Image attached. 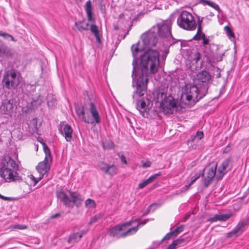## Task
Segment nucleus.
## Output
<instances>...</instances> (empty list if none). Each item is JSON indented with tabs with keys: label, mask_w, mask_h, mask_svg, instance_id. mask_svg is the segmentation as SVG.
<instances>
[{
	"label": "nucleus",
	"mask_w": 249,
	"mask_h": 249,
	"mask_svg": "<svg viewBox=\"0 0 249 249\" xmlns=\"http://www.w3.org/2000/svg\"><path fill=\"white\" fill-rule=\"evenodd\" d=\"M203 137V133L202 131H197L195 136H192L191 139L187 141V144L192 145V143H196L197 141L200 140Z\"/></svg>",
	"instance_id": "28"
},
{
	"label": "nucleus",
	"mask_w": 249,
	"mask_h": 249,
	"mask_svg": "<svg viewBox=\"0 0 249 249\" xmlns=\"http://www.w3.org/2000/svg\"><path fill=\"white\" fill-rule=\"evenodd\" d=\"M217 167V163L213 161L211 162L204 169L203 182L206 187L210 185L214 176L216 177Z\"/></svg>",
	"instance_id": "10"
},
{
	"label": "nucleus",
	"mask_w": 249,
	"mask_h": 249,
	"mask_svg": "<svg viewBox=\"0 0 249 249\" xmlns=\"http://www.w3.org/2000/svg\"><path fill=\"white\" fill-rule=\"evenodd\" d=\"M184 242V239L181 237L175 240L166 249H176L177 247Z\"/></svg>",
	"instance_id": "32"
},
{
	"label": "nucleus",
	"mask_w": 249,
	"mask_h": 249,
	"mask_svg": "<svg viewBox=\"0 0 249 249\" xmlns=\"http://www.w3.org/2000/svg\"><path fill=\"white\" fill-rule=\"evenodd\" d=\"M104 149H112L114 147V144L111 141H107L103 143Z\"/></svg>",
	"instance_id": "37"
},
{
	"label": "nucleus",
	"mask_w": 249,
	"mask_h": 249,
	"mask_svg": "<svg viewBox=\"0 0 249 249\" xmlns=\"http://www.w3.org/2000/svg\"><path fill=\"white\" fill-rule=\"evenodd\" d=\"M82 234H70L69 238L68 240V242L69 244H74L78 242L82 237Z\"/></svg>",
	"instance_id": "33"
},
{
	"label": "nucleus",
	"mask_w": 249,
	"mask_h": 249,
	"mask_svg": "<svg viewBox=\"0 0 249 249\" xmlns=\"http://www.w3.org/2000/svg\"><path fill=\"white\" fill-rule=\"evenodd\" d=\"M90 31L94 34L96 41L98 43H101V36L99 32L98 27L95 24H92L90 27Z\"/></svg>",
	"instance_id": "27"
},
{
	"label": "nucleus",
	"mask_w": 249,
	"mask_h": 249,
	"mask_svg": "<svg viewBox=\"0 0 249 249\" xmlns=\"http://www.w3.org/2000/svg\"><path fill=\"white\" fill-rule=\"evenodd\" d=\"M231 163V159L230 158L224 160L218 168L217 171L216 178L220 179L229 170V165Z\"/></svg>",
	"instance_id": "15"
},
{
	"label": "nucleus",
	"mask_w": 249,
	"mask_h": 249,
	"mask_svg": "<svg viewBox=\"0 0 249 249\" xmlns=\"http://www.w3.org/2000/svg\"><path fill=\"white\" fill-rule=\"evenodd\" d=\"M160 175V173L156 174L150 176L147 179L143 181L142 182L140 183L138 185L139 189H142L152 182H153L158 176Z\"/></svg>",
	"instance_id": "25"
},
{
	"label": "nucleus",
	"mask_w": 249,
	"mask_h": 249,
	"mask_svg": "<svg viewBox=\"0 0 249 249\" xmlns=\"http://www.w3.org/2000/svg\"><path fill=\"white\" fill-rule=\"evenodd\" d=\"M22 80L20 74L14 71H7L3 75L2 82L4 86L9 89H15Z\"/></svg>",
	"instance_id": "8"
},
{
	"label": "nucleus",
	"mask_w": 249,
	"mask_h": 249,
	"mask_svg": "<svg viewBox=\"0 0 249 249\" xmlns=\"http://www.w3.org/2000/svg\"><path fill=\"white\" fill-rule=\"evenodd\" d=\"M158 53L155 51H149L142 57L143 65L141 72H132L133 86L136 87V90L133 95L134 101L136 102L137 108L142 116L147 115L149 100H143L142 96L147 89L149 74H154L159 69Z\"/></svg>",
	"instance_id": "1"
},
{
	"label": "nucleus",
	"mask_w": 249,
	"mask_h": 249,
	"mask_svg": "<svg viewBox=\"0 0 249 249\" xmlns=\"http://www.w3.org/2000/svg\"><path fill=\"white\" fill-rule=\"evenodd\" d=\"M98 166L102 172L110 176H113L118 172V168L114 164H108L104 161H101Z\"/></svg>",
	"instance_id": "13"
},
{
	"label": "nucleus",
	"mask_w": 249,
	"mask_h": 249,
	"mask_svg": "<svg viewBox=\"0 0 249 249\" xmlns=\"http://www.w3.org/2000/svg\"><path fill=\"white\" fill-rule=\"evenodd\" d=\"M147 220L137 224V226L131 227V225L133 220L122 223L112 227L110 229V233H132L137 231L138 228L141 225H144Z\"/></svg>",
	"instance_id": "9"
},
{
	"label": "nucleus",
	"mask_w": 249,
	"mask_h": 249,
	"mask_svg": "<svg viewBox=\"0 0 249 249\" xmlns=\"http://www.w3.org/2000/svg\"><path fill=\"white\" fill-rule=\"evenodd\" d=\"M43 146L45 157L44 160L40 162L36 167L39 176L37 178H36L33 175L30 176L31 179L34 182V185H36L43 178L44 176L48 173L50 170V164L52 161V158L48 147L45 143H43Z\"/></svg>",
	"instance_id": "4"
},
{
	"label": "nucleus",
	"mask_w": 249,
	"mask_h": 249,
	"mask_svg": "<svg viewBox=\"0 0 249 249\" xmlns=\"http://www.w3.org/2000/svg\"><path fill=\"white\" fill-rule=\"evenodd\" d=\"M70 198L71 200V206H68V207L72 208L74 205L77 207H79L81 206L84 198L81 195L76 192H70Z\"/></svg>",
	"instance_id": "16"
},
{
	"label": "nucleus",
	"mask_w": 249,
	"mask_h": 249,
	"mask_svg": "<svg viewBox=\"0 0 249 249\" xmlns=\"http://www.w3.org/2000/svg\"><path fill=\"white\" fill-rule=\"evenodd\" d=\"M120 160H121V161L124 163L125 164H127V161L125 159V157L124 156V155H121L120 156Z\"/></svg>",
	"instance_id": "49"
},
{
	"label": "nucleus",
	"mask_w": 249,
	"mask_h": 249,
	"mask_svg": "<svg viewBox=\"0 0 249 249\" xmlns=\"http://www.w3.org/2000/svg\"><path fill=\"white\" fill-rule=\"evenodd\" d=\"M151 162L150 161H146V162H143L142 166L143 168H147L150 166Z\"/></svg>",
	"instance_id": "48"
},
{
	"label": "nucleus",
	"mask_w": 249,
	"mask_h": 249,
	"mask_svg": "<svg viewBox=\"0 0 249 249\" xmlns=\"http://www.w3.org/2000/svg\"><path fill=\"white\" fill-rule=\"evenodd\" d=\"M85 207L88 209L95 208L96 206L95 201L90 198L85 201Z\"/></svg>",
	"instance_id": "35"
},
{
	"label": "nucleus",
	"mask_w": 249,
	"mask_h": 249,
	"mask_svg": "<svg viewBox=\"0 0 249 249\" xmlns=\"http://www.w3.org/2000/svg\"><path fill=\"white\" fill-rule=\"evenodd\" d=\"M18 165L9 156L4 157L1 160L0 176L6 182L19 181L21 178L17 172Z\"/></svg>",
	"instance_id": "3"
},
{
	"label": "nucleus",
	"mask_w": 249,
	"mask_h": 249,
	"mask_svg": "<svg viewBox=\"0 0 249 249\" xmlns=\"http://www.w3.org/2000/svg\"><path fill=\"white\" fill-rule=\"evenodd\" d=\"M232 216V214L229 213H219L214 215L213 217L208 219L211 222H215L217 221H225L229 219Z\"/></svg>",
	"instance_id": "22"
},
{
	"label": "nucleus",
	"mask_w": 249,
	"mask_h": 249,
	"mask_svg": "<svg viewBox=\"0 0 249 249\" xmlns=\"http://www.w3.org/2000/svg\"><path fill=\"white\" fill-rule=\"evenodd\" d=\"M198 90L195 85L187 84L182 87L180 95V102L185 105H191L197 102Z\"/></svg>",
	"instance_id": "7"
},
{
	"label": "nucleus",
	"mask_w": 249,
	"mask_h": 249,
	"mask_svg": "<svg viewBox=\"0 0 249 249\" xmlns=\"http://www.w3.org/2000/svg\"><path fill=\"white\" fill-rule=\"evenodd\" d=\"M201 57V54L199 52H196L193 55V59L196 63L198 62Z\"/></svg>",
	"instance_id": "42"
},
{
	"label": "nucleus",
	"mask_w": 249,
	"mask_h": 249,
	"mask_svg": "<svg viewBox=\"0 0 249 249\" xmlns=\"http://www.w3.org/2000/svg\"><path fill=\"white\" fill-rule=\"evenodd\" d=\"M211 77L209 72L206 71H202L197 74L198 83H207L211 80Z\"/></svg>",
	"instance_id": "20"
},
{
	"label": "nucleus",
	"mask_w": 249,
	"mask_h": 249,
	"mask_svg": "<svg viewBox=\"0 0 249 249\" xmlns=\"http://www.w3.org/2000/svg\"><path fill=\"white\" fill-rule=\"evenodd\" d=\"M89 107V112L91 116L87 115V117L84 118V122L90 124H99L101 122V118L96 107L92 103H90Z\"/></svg>",
	"instance_id": "12"
},
{
	"label": "nucleus",
	"mask_w": 249,
	"mask_h": 249,
	"mask_svg": "<svg viewBox=\"0 0 249 249\" xmlns=\"http://www.w3.org/2000/svg\"><path fill=\"white\" fill-rule=\"evenodd\" d=\"M225 30L226 31L227 34L228 36H233L234 34L231 29L228 26L225 27Z\"/></svg>",
	"instance_id": "46"
},
{
	"label": "nucleus",
	"mask_w": 249,
	"mask_h": 249,
	"mask_svg": "<svg viewBox=\"0 0 249 249\" xmlns=\"http://www.w3.org/2000/svg\"><path fill=\"white\" fill-rule=\"evenodd\" d=\"M102 216V215L101 214L94 215L93 217H91V218L90 219V220L89 222V224H92L97 222L99 219L101 218Z\"/></svg>",
	"instance_id": "40"
},
{
	"label": "nucleus",
	"mask_w": 249,
	"mask_h": 249,
	"mask_svg": "<svg viewBox=\"0 0 249 249\" xmlns=\"http://www.w3.org/2000/svg\"><path fill=\"white\" fill-rule=\"evenodd\" d=\"M127 234H107L106 239H108L110 242L114 241L120 238H124Z\"/></svg>",
	"instance_id": "30"
},
{
	"label": "nucleus",
	"mask_w": 249,
	"mask_h": 249,
	"mask_svg": "<svg viewBox=\"0 0 249 249\" xmlns=\"http://www.w3.org/2000/svg\"><path fill=\"white\" fill-rule=\"evenodd\" d=\"M11 54L10 50L6 46L0 45V56H9Z\"/></svg>",
	"instance_id": "31"
},
{
	"label": "nucleus",
	"mask_w": 249,
	"mask_h": 249,
	"mask_svg": "<svg viewBox=\"0 0 249 249\" xmlns=\"http://www.w3.org/2000/svg\"><path fill=\"white\" fill-rule=\"evenodd\" d=\"M204 18H198V24L197 32L196 35L194 36L193 39L200 40L202 39L203 45H206L209 44V40L208 38L205 37V34L202 32V23Z\"/></svg>",
	"instance_id": "14"
},
{
	"label": "nucleus",
	"mask_w": 249,
	"mask_h": 249,
	"mask_svg": "<svg viewBox=\"0 0 249 249\" xmlns=\"http://www.w3.org/2000/svg\"><path fill=\"white\" fill-rule=\"evenodd\" d=\"M60 215H61L60 213H59L53 214V215H51V218L53 219V218L58 217L60 216Z\"/></svg>",
	"instance_id": "51"
},
{
	"label": "nucleus",
	"mask_w": 249,
	"mask_h": 249,
	"mask_svg": "<svg viewBox=\"0 0 249 249\" xmlns=\"http://www.w3.org/2000/svg\"><path fill=\"white\" fill-rule=\"evenodd\" d=\"M75 26L78 31L82 32V31L87 30L88 29L89 24L81 21L76 22L75 23Z\"/></svg>",
	"instance_id": "29"
},
{
	"label": "nucleus",
	"mask_w": 249,
	"mask_h": 249,
	"mask_svg": "<svg viewBox=\"0 0 249 249\" xmlns=\"http://www.w3.org/2000/svg\"><path fill=\"white\" fill-rule=\"evenodd\" d=\"M42 99L41 98L39 97L38 99L36 101L34 100L32 102V105L33 107H34V106L37 107V106L40 105L41 104V103H42Z\"/></svg>",
	"instance_id": "44"
},
{
	"label": "nucleus",
	"mask_w": 249,
	"mask_h": 249,
	"mask_svg": "<svg viewBox=\"0 0 249 249\" xmlns=\"http://www.w3.org/2000/svg\"><path fill=\"white\" fill-rule=\"evenodd\" d=\"M50 96H48L47 98V104L48 106L50 108H53L55 105H56V100L54 98L52 99L51 100H50Z\"/></svg>",
	"instance_id": "38"
},
{
	"label": "nucleus",
	"mask_w": 249,
	"mask_h": 249,
	"mask_svg": "<svg viewBox=\"0 0 249 249\" xmlns=\"http://www.w3.org/2000/svg\"><path fill=\"white\" fill-rule=\"evenodd\" d=\"M60 133L65 137L67 142H71L72 139L73 130L68 124L61 126L59 128Z\"/></svg>",
	"instance_id": "17"
},
{
	"label": "nucleus",
	"mask_w": 249,
	"mask_h": 249,
	"mask_svg": "<svg viewBox=\"0 0 249 249\" xmlns=\"http://www.w3.org/2000/svg\"><path fill=\"white\" fill-rule=\"evenodd\" d=\"M168 53H169V50H168V49H167V48L165 49L164 50V51L163 52V53L162 54L161 56L162 61H165V59L166 58V57H167V55L168 54Z\"/></svg>",
	"instance_id": "45"
},
{
	"label": "nucleus",
	"mask_w": 249,
	"mask_h": 249,
	"mask_svg": "<svg viewBox=\"0 0 249 249\" xmlns=\"http://www.w3.org/2000/svg\"><path fill=\"white\" fill-rule=\"evenodd\" d=\"M38 141L40 142L43 144V142H41V140L38 139Z\"/></svg>",
	"instance_id": "54"
},
{
	"label": "nucleus",
	"mask_w": 249,
	"mask_h": 249,
	"mask_svg": "<svg viewBox=\"0 0 249 249\" xmlns=\"http://www.w3.org/2000/svg\"><path fill=\"white\" fill-rule=\"evenodd\" d=\"M76 112L79 118H81L82 120L84 122V118L87 117L85 115L83 107H78L76 109Z\"/></svg>",
	"instance_id": "36"
},
{
	"label": "nucleus",
	"mask_w": 249,
	"mask_h": 249,
	"mask_svg": "<svg viewBox=\"0 0 249 249\" xmlns=\"http://www.w3.org/2000/svg\"><path fill=\"white\" fill-rule=\"evenodd\" d=\"M210 15L211 16V17H213L214 16V14L212 12H211L210 13Z\"/></svg>",
	"instance_id": "53"
},
{
	"label": "nucleus",
	"mask_w": 249,
	"mask_h": 249,
	"mask_svg": "<svg viewBox=\"0 0 249 249\" xmlns=\"http://www.w3.org/2000/svg\"><path fill=\"white\" fill-rule=\"evenodd\" d=\"M201 174L200 173H196L192 178L190 182L188 183V184L185 185L183 187H182L180 190L177 191L176 193V194L179 195L182 193L185 192L187 191L189 188V187L192 185L198 178H199Z\"/></svg>",
	"instance_id": "21"
},
{
	"label": "nucleus",
	"mask_w": 249,
	"mask_h": 249,
	"mask_svg": "<svg viewBox=\"0 0 249 249\" xmlns=\"http://www.w3.org/2000/svg\"><path fill=\"white\" fill-rule=\"evenodd\" d=\"M142 46H141V42L133 45L131 47V51L133 56V71L134 72H140L142 66V57L149 51H155L158 53L159 66H160V54L158 51L150 49L156 45L158 42L157 33L154 31L152 28L147 32L141 36Z\"/></svg>",
	"instance_id": "2"
},
{
	"label": "nucleus",
	"mask_w": 249,
	"mask_h": 249,
	"mask_svg": "<svg viewBox=\"0 0 249 249\" xmlns=\"http://www.w3.org/2000/svg\"><path fill=\"white\" fill-rule=\"evenodd\" d=\"M203 18L197 16L196 20L193 15L186 11L180 12L177 18V24L181 28L187 31H194L198 26V18Z\"/></svg>",
	"instance_id": "5"
},
{
	"label": "nucleus",
	"mask_w": 249,
	"mask_h": 249,
	"mask_svg": "<svg viewBox=\"0 0 249 249\" xmlns=\"http://www.w3.org/2000/svg\"><path fill=\"white\" fill-rule=\"evenodd\" d=\"M183 228L184 227L183 226H180L176 228L172 231H171L168 233H179L183 231Z\"/></svg>",
	"instance_id": "41"
},
{
	"label": "nucleus",
	"mask_w": 249,
	"mask_h": 249,
	"mask_svg": "<svg viewBox=\"0 0 249 249\" xmlns=\"http://www.w3.org/2000/svg\"><path fill=\"white\" fill-rule=\"evenodd\" d=\"M156 205H155V204H152V205H151L148 207V209H149V210H148L149 211H150V209H151L152 207H153L155 206Z\"/></svg>",
	"instance_id": "52"
},
{
	"label": "nucleus",
	"mask_w": 249,
	"mask_h": 249,
	"mask_svg": "<svg viewBox=\"0 0 249 249\" xmlns=\"http://www.w3.org/2000/svg\"><path fill=\"white\" fill-rule=\"evenodd\" d=\"M177 101L174 99L167 98L160 104V107L165 114H172L178 110Z\"/></svg>",
	"instance_id": "11"
},
{
	"label": "nucleus",
	"mask_w": 249,
	"mask_h": 249,
	"mask_svg": "<svg viewBox=\"0 0 249 249\" xmlns=\"http://www.w3.org/2000/svg\"><path fill=\"white\" fill-rule=\"evenodd\" d=\"M248 220L246 219L241 221L234 229V233L243 232L248 224Z\"/></svg>",
	"instance_id": "24"
},
{
	"label": "nucleus",
	"mask_w": 249,
	"mask_h": 249,
	"mask_svg": "<svg viewBox=\"0 0 249 249\" xmlns=\"http://www.w3.org/2000/svg\"><path fill=\"white\" fill-rule=\"evenodd\" d=\"M57 197L62 201L66 206H71V199L62 191H57L56 193Z\"/></svg>",
	"instance_id": "23"
},
{
	"label": "nucleus",
	"mask_w": 249,
	"mask_h": 249,
	"mask_svg": "<svg viewBox=\"0 0 249 249\" xmlns=\"http://www.w3.org/2000/svg\"><path fill=\"white\" fill-rule=\"evenodd\" d=\"M0 198H1L4 200H8V201H13V200H15V199L13 197L4 196L1 195V194H0Z\"/></svg>",
	"instance_id": "47"
},
{
	"label": "nucleus",
	"mask_w": 249,
	"mask_h": 249,
	"mask_svg": "<svg viewBox=\"0 0 249 249\" xmlns=\"http://www.w3.org/2000/svg\"><path fill=\"white\" fill-rule=\"evenodd\" d=\"M231 150V147L229 145H228L223 150L224 153H228Z\"/></svg>",
	"instance_id": "50"
},
{
	"label": "nucleus",
	"mask_w": 249,
	"mask_h": 249,
	"mask_svg": "<svg viewBox=\"0 0 249 249\" xmlns=\"http://www.w3.org/2000/svg\"><path fill=\"white\" fill-rule=\"evenodd\" d=\"M12 229H19L22 230L27 228V226L22 225H14L11 226Z\"/></svg>",
	"instance_id": "43"
},
{
	"label": "nucleus",
	"mask_w": 249,
	"mask_h": 249,
	"mask_svg": "<svg viewBox=\"0 0 249 249\" xmlns=\"http://www.w3.org/2000/svg\"><path fill=\"white\" fill-rule=\"evenodd\" d=\"M0 36H2L6 39H10L12 41H15L14 37L10 34L3 32L0 31Z\"/></svg>",
	"instance_id": "39"
},
{
	"label": "nucleus",
	"mask_w": 249,
	"mask_h": 249,
	"mask_svg": "<svg viewBox=\"0 0 249 249\" xmlns=\"http://www.w3.org/2000/svg\"><path fill=\"white\" fill-rule=\"evenodd\" d=\"M85 10L86 12L87 16V18L88 20L90 22H94L95 21V18L93 17V12H92V6L91 2L90 0L87 1L86 3L85 6Z\"/></svg>",
	"instance_id": "19"
},
{
	"label": "nucleus",
	"mask_w": 249,
	"mask_h": 249,
	"mask_svg": "<svg viewBox=\"0 0 249 249\" xmlns=\"http://www.w3.org/2000/svg\"><path fill=\"white\" fill-rule=\"evenodd\" d=\"M173 235V234H166L165 236L161 240L154 242L153 244V247L154 248L158 247L162 243H163L164 242L169 240Z\"/></svg>",
	"instance_id": "34"
},
{
	"label": "nucleus",
	"mask_w": 249,
	"mask_h": 249,
	"mask_svg": "<svg viewBox=\"0 0 249 249\" xmlns=\"http://www.w3.org/2000/svg\"><path fill=\"white\" fill-rule=\"evenodd\" d=\"M171 22L170 20H166L157 23L152 27L157 36L163 38L166 43V45L170 46L174 42L171 35Z\"/></svg>",
	"instance_id": "6"
},
{
	"label": "nucleus",
	"mask_w": 249,
	"mask_h": 249,
	"mask_svg": "<svg viewBox=\"0 0 249 249\" xmlns=\"http://www.w3.org/2000/svg\"><path fill=\"white\" fill-rule=\"evenodd\" d=\"M199 1L203 5H207L213 8V9L217 11L219 14L221 12V10L219 5L214 2H213L210 0H199Z\"/></svg>",
	"instance_id": "26"
},
{
	"label": "nucleus",
	"mask_w": 249,
	"mask_h": 249,
	"mask_svg": "<svg viewBox=\"0 0 249 249\" xmlns=\"http://www.w3.org/2000/svg\"><path fill=\"white\" fill-rule=\"evenodd\" d=\"M228 237H231V234H230V235H229V236H228Z\"/></svg>",
	"instance_id": "55"
},
{
	"label": "nucleus",
	"mask_w": 249,
	"mask_h": 249,
	"mask_svg": "<svg viewBox=\"0 0 249 249\" xmlns=\"http://www.w3.org/2000/svg\"><path fill=\"white\" fill-rule=\"evenodd\" d=\"M2 113L7 115H11L14 111V106L13 102L8 100H4L0 107Z\"/></svg>",
	"instance_id": "18"
}]
</instances>
